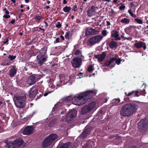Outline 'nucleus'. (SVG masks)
<instances>
[{
  "label": "nucleus",
  "mask_w": 148,
  "mask_h": 148,
  "mask_svg": "<svg viewBox=\"0 0 148 148\" xmlns=\"http://www.w3.org/2000/svg\"><path fill=\"white\" fill-rule=\"evenodd\" d=\"M97 92L96 90H89L75 96L72 99L73 103L76 105H83L85 103L88 99L92 98L93 95H95Z\"/></svg>",
  "instance_id": "1"
},
{
  "label": "nucleus",
  "mask_w": 148,
  "mask_h": 148,
  "mask_svg": "<svg viewBox=\"0 0 148 148\" xmlns=\"http://www.w3.org/2000/svg\"><path fill=\"white\" fill-rule=\"evenodd\" d=\"M138 108V105L135 103L126 104L122 108L120 114L123 116H129L135 113Z\"/></svg>",
  "instance_id": "2"
},
{
  "label": "nucleus",
  "mask_w": 148,
  "mask_h": 148,
  "mask_svg": "<svg viewBox=\"0 0 148 148\" xmlns=\"http://www.w3.org/2000/svg\"><path fill=\"white\" fill-rule=\"evenodd\" d=\"M26 95H23L20 96H15L13 99L16 106L19 108H23L25 104Z\"/></svg>",
  "instance_id": "3"
},
{
  "label": "nucleus",
  "mask_w": 148,
  "mask_h": 148,
  "mask_svg": "<svg viewBox=\"0 0 148 148\" xmlns=\"http://www.w3.org/2000/svg\"><path fill=\"white\" fill-rule=\"evenodd\" d=\"M58 137L56 134H51L45 138L42 142V147L43 148H46L52 144L54 140Z\"/></svg>",
  "instance_id": "4"
},
{
  "label": "nucleus",
  "mask_w": 148,
  "mask_h": 148,
  "mask_svg": "<svg viewBox=\"0 0 148 148\" xmlns=\"http://www.w3.org/2000/svg\"><path fill=\"white\" fill-rule=\"evenodd\" d=\"M102 39L101 35L94 36L89 39L87 43L88 45L92 46L99 43Z\"/></svg>",
  "instance_id": "5"
},
{
  "label": "nucleus",
  "mask_w": 148,
  "mask_h": 148,
  "mask_svg": "<svg viewBox=\"0 0 148 148\" xmlns=\"http://www.w3.org/2000/svg\"><path fill=\"white\" fill-rule=\"evenodd\" d=\"M37 59L39 65L41 66L47 59V57L46 54L43 52H40L37 56Z\"/></svg>",
  "instance_id": "6"
},
{
  "label": "nucleus",
  "mask_w": 148,
  "mask_h": 148,
  "mask_svg": "<svg viewBox=\"0 0 148 148\" xmlns=\"http://www.w3.org/2000/svg\"><path fill=\"white\" fill-rule=\"evenodd\" d=\"M96 106V103L95 102H91L88 105L85 106L82 108L81 110V113L82 114H85L90 112Z\"/></svg>",
  "instance_id": "7"
},
{
  "label": "nucleus",
  "mask_w": 148,
  "mask_h": 148,
  "mask_svg": "<svg viewBox=\"0 0 148 148\" xmlns=\"http://www.w3.org/2000/svg\"><path fill=\"white\" fill-rule=\"evenodd\" d=\"M71 96H68L64 98L63 100L60 101L58 103L56 104L53 108V110H55L56 108L59 110H60V106H62L63 104H65L69 102L71 100Z\"/></svg>",
  "instance_id": "8"
},
{
  "label": "nucleus",
  "mask_w": 148,
  "mask_h": 148,
  "mask_svg": "<svg viewBox=\"0 0 148 148\" xmlns=\"http://www.w3.org/2000/svg\"><path fill=\"white\" fill-rule=\"evenodd\" d=\"M77 112L75 110H71L68 112L66 117V121L67 123L72 121L77 115Z\"/></svg>",
  "instance_id": "9"
},
{
  "label": "nucleus",
  "mask_w": 148,
  "mask_h": 148,
  "mask_svg": "<svg viewBox=\"0 0 148 148\" xmlns=\"http://www.w3.org/2000/svg\"><path fill=\"white\" fill-rule=\"evenodd\" d=\"M138 127L140 130L144 131L148 130V121L146 119L141 120L138 123Z\"/></svg>",
  "instance_id": "10"
},
{
  "label": "nucleus",
  "mask_w": 148,
  "mask_h": 148,
  "mask_svg": "<svg viewBox=\"0 0 148 148\" xmlns=\"http://www.w3.org/2000/svg\"><path fill=\"white\" fill-rule=\"evenodd\" d=\"M14 146L12 148H23L25 143L21 139H18L14 140L12 143Z\"/></svg>",
  "instance_id": "11"
},
{
  "label": "nucleus",
  "mask_w": 148,
  "mask_h": 148,
  "mask_svg": "<svg viewBox=\"0 0 148 148\" xmlns=\"http://www.w3.org/2000/svg\"><path fill=\"white\" fill-rule=\"evenodd\" d=\"M82 62V60L80 58H74L72 62V65L75 68H79L81 65Z\"/></svg>",
  "instance_id": "12"
},
{
  "label": "nucleus",
  "mask_w": 148,
  "mask_h": 148,
  "mask_svg": "<svg viewBox=\"0 0 148 148\" xmlns=\"http://www.w3.org/2000/svg\"><path fill=\"white\" fill-rule=\"evenodd\" d=\"M97 9H98L97 7L94 6L90 7L87 11L88 16L91 17L95 15L96 11Z\"/></svg>",
  "instance_id": "13"
},
{
  "label": "nucleus",
  "mask_w": 148,
  "mask_h": 148,
  "mask_svg": "<svg viewBox=\"0 0 148 148\" xmlns=\"http://www.w3.org/2000/svg\"><path fill=\"white\" fill-rule=\"evenodd\" d=\"M33 130V126H28L25 129L23 133L24 135H29L32 133Z\"/></svg>",
  "instance_id": "14"
},
{
  "label": "nucleus",
  "mask_w": 148,
  "mask_h": 148,
  "mask_svg": "<svg viewBox=\"0 0 148 148\" xmlns=\"http://www.w3.org/2000/svg\"><path fill=\"white\" fill-rule=\"evenodd\" d=\"M35 77V75H32L28 77L26 79L27 83L30 85L34 84L36 82Z\"/></svg>",
  "instance_id": "15"
},
{
  "label": "nucleus",
  "mask_w": 148,
  "mask_h": 148,
  "mask_svg": "<svg viewBox=\"0 0 148 148\" xmlns=\"http://www.w3.org/2000/svg\"><path fill=\"white\" fill-rule=\"evenodd\" d=\"M134 46L137 49L143 47L144 49L145 50L146 48L145 43L141 41H139L138 42L135 43Z\"/></svg>",
  "instance_id": "16"
},
{
  "label": "nucleus",
  "mask_w": 148,
  "mask_h": 148,
  "mask_svg": "<svg viewBox=\"0 0 148 148\" xmlns=\"http://www.w3.org/2000/svg\"><path fill=\"white\" fill-rule=\"evenodd\" d=\"M84 143L85 145V147L82 148H92L94 146L95 144L94 142L91 140H89L87 142H84L82 144H83Z\"/></svg>",
  "instance_id": "17"
},
{
  "label": "nucleus",
  "mask_w": 148,
  "mask_h": 148,
  "mask_svg": "<svg viewBox=\"0 0 148 148\" xmlns=\"http://www.w3.org/2000/svg\"><path fill=\"white\" fill-rule=\"evenodd\" d=\"M115 58H112L110 60L107 61L105 64V66H107L110 68L114 67V62L116 60Z\"/></svg>",
  "instance_id": "18"
},
{
  "label": "nucleus",
  "mask_w": 148,
  "mask_h": 148,
  "mask_svg": "<svg viewBox=\"0 0 148 148\" xmlns=\"http://www.w3.org/2000/svg\"><path fill=\"white\" fill-rule=\"evenodd\" d=\"M37 90L35 88H31L28 91V95L30 98L33 97L37 93Z\"/></svg>",
  "instance_id": "19"
},
{
  "label": "nucleus",
  "mask_w": 148,
  "mask_h": 148,
  "mask_svg": "<svg viewBox=\"0 0 148 148\" xmlns=\"http://www.w3.org/2000/svg\"><path fill=\"white\" fill-rule=\"evenodd\" d=\"M106 53L105 52H102L100 55H95V57L98 59L99 62H102L105 58L106 56Z\"/></svg>",
  "instance_id": "20"
},
{
  "label": "nucleus",
  "mask_w": 148,
  "mask_h": 148,
  "mask_svg": "<svg viewBox=\"0 0 148 148\" xmlns=\"http://www.w3.org/2000/svg\"><path fill=\"white\" fill-rule=\"evenodd\" d=\"M97 32L92 28L87 29L86 31L85 36H87L90 35H93L97 33Z\"/></svg>",
  "instance_id": "21"
},
{
  "label": "nucleus",
  "mask_w": 148,
  "mask_h": 148,
  "mask_svg": "<svg viewBox=\"0 0 148 148\" xmlns=\"http://www.w3.org/2000/svg\"><path fill=\"white\" fill-rule=\"evenodd\" d=\"M111 36L112 37H115L116 38L115 40H120L121 39L119 37V32L116 30L113 31L112 32Z\"/></svg>",
  "instance_id": "22"
},
{
  "label": "nucleus",
  "mask_w": 148,
  "mask_h": 148,
  "mask_svg": "<svg viewBox=\"0 0 148 148\" xmlns=\"http://www.w3.org/2000/svg\"><path fill=\"white\" fill-rule=\"evenodd\" d=\"M90 132V130L87 128H85V130L82 132L79 136L80 137L83 138L88 134Z\"/></svg>",
  "instance_id": "23"
},
{
  "label": "nucleus",
  "mask_w": 148,
  "mask_h": 148,
  "mask_svg": "<svg viewBox=\"0 0 148 148\" xmlns=\"http://www.w3.org/2000/svg\"><path fill=\"white\" fill-rule=\"evenodd\" d=\"M109 47L111 49H114L116 47H117V43L115 41H111L109 44Z\"/></svg>",
  "instance_id": "24"
},
{
  "label": "nucleus",
  "mask_w": 148,
  "mask_h": 148,
  "mask_svg": "<svg viewBox=\"0 0 148 148\" xmlns=\"http://www.w3.org/2000/svg\"><path fill=\"white\" fill-rule=\"evenodd\" d=\"M16 70L15 68H13L12 69H11L9 71V74L10 77H12L14 76L16 73Z\"/></svg>",
  "instance_id": "25"
},
{
  "label": "nucleus",
  "mask_w": 148,
  "mask_h": 148,
  "mask_svg": "<svg viewBox=\"0 0 148 148\" xmlns=\"http://www.w3.org/2000/svg\"><path fill=\"white\" fill-rule=\"evenodd\" d=\"M138 91H133L132 92H130L127 95V96H130L131 95H133V93H135V94L134 95V97H138L139 95H138Z\"/></svg>",
  "instance_id": "26"
},
{
  "label": "nucleus",
  "mask_w": 148,
  "mask_h": 148,
  "mask_svg": "<svg viewBox=\"0 0 148 148\" xmlns=\"http://www.w3.org/2000/svg\"><path fill=\"white\" fill-rule=\"evenodd\" d=\"M62 106H60V110H59V109H57L56 108L55 109V110H52V111L53 114H55V112L53 113L54 112L56 111V112L58 113H59L60 112V113L61 114H63L64 113V112L63 110L62 111V108L61 107Z\"/></svg>",
  "instance_id": "27"
},
{
  "label": "nucleus",
  "mask_w": 148,
  "mask_h": 148,
  "mask_svg": "<svg viewBox=\"0 0 148 148\" xmlns=\"http://www.w3.org/2000/svg\"><path fill=\"white\" fill-rule=\"evenodd\" d=\"M130 21V20L126 18H124L121 20V22L123 24H128Z\"/></svg>",
  "instance_id": "28"
},
{
  "label": "nucleus",
  "mask_w": 148,
  "mask_h": 148,
  "mask_svg": "<svg viewBox=\"0 0 148 148\" xmlns=\"http://www.w3.org/2000/svg\"><path fill=\"white\" fill-rule=\"evenodd\" d=\"M65 121L63 122L60 126V129L62 130H64L66 127Z\"/></svg>",
  "instance_id": "29"
},
{
  "label": "nucleus",
  "mask_w": 148,
  "mask_h": 148,
  "mask_svg": "<svg viewBox=\"0 0 148 148\" xmlns=\"http://www.w3.org/2000/svg\"><path fill=\"white\" fill-rule=\"evenodd\" d=\"M108 34V32L106 30H103L101 31V34L102 35L101 36L102 37V39L103 37L106 36Z\"/></svg>",
  "instance_id": "30"
},
{
  "label": "nucleus",
  "mask_w": 148,
  "mask_h": 148,
  "mask_svg": "<svg viewBox=\"0 0 148 148\" xmlns=\"http://www.w3.org/2000/svg\"><path fill=\"white\" fill-rule=\"evenodd\" d=\"M81 54V51L79 50H77L75 53V55H78L79 56L81 57L82 58H84V56Z\"/></svg>",
  "instance_id": "31"
},
{
  "label": "nucleus",
  "mask_w": 148,
  "mask_h": 148,
  "mask_svg": "<svg viewBox=\"0 0 148 148\" xmlns=\"http://www.w3.org/2000/svg\"><path fill=\"white\" fill-rule=\"evenodd\" d=\"M42 18V16H36L35 17V19L37 23H39L40 22V21Z\"/></svg>",
  "instance_id": "32"
},
{
  "label": "nucleus",
  "mask_w": 148,
  "mask_h": 148,
  "mask_svg": "<svg viewBox=\"0 0 148 148\" xmlns=\"http://www.w3.org/2000/svg\"><path fill=\"white\" fill-rule=\"evenodd\" d=\"M71 10V8L70 6H66L63 8V11L65 12H69Z\"/></svg>",
  "instance_id": "33"
},
{
  "label": "nucleus",
  "mask_w": 148,
  "mask_h": 148,
  "mask_svg": "<svg viewBox=\"0 0 148 148\" xmlns=\"http://www.w3.org/2000/svg\"><path fill=\"white\" fill-rule=\"evenodd\" d=\"M120 102V99L119 98H115L112 101V103L114 105H115Z\"/></svg>",
  "instance_id": "34"
},
{
  "label": "nucleus",
  "mask_w": 148,
  "mask_h": 148,
  "mask_svg": "<svg viewBox=\"0 0 148 148\" xmlns=\"http://www.w3.org/2000/svg\"><path fill=\"white\" fill-rule=\"evenodd\" d=\"M11 63L10 61L9 60H7L5 62H3L1 64V65L3 66H5L7 65H9Z\"/></svg>",
  "instance_id": "35"
},
{
  "label": "nucleus",
  "mask_w": 148,
  "mask_h": 148,
  "mask_svg": "<svg viewBox=\"0 0 148 148\" xmlns=\"http://www.w3.org/2000/svg\"><path fill=\"white\" fill-rule=\"evenodd\" d=\"M71 143H65L60 148H68L69 147Z\"/></svg>",
  "instance_id": "36"
},
{
  "label": "nucleus",
  "mask_w": 148,
  "mask_h": 148,
  "mask_svg": "<svg viewBox=\"0 0 148 148\" xmlns=\"http://www.w3.org/2000/svg\"><path fill=\"white\" fill-rule=\"evenodd\" d=\"M134 20L138 24H142L143 23L142 20L138 18H136L134 19Z\"/></svg>",
  "instance_id": "37"
},
{
  "label": "nucleus",
  "mask_w": 148,
  "mask_h": 148,
  "mask_svg": "<svg viewBox=\"0 0 148 148\" xmlns=\"http://www.w3.org/2000/svg\"><path fill=\"white\" fill-rule=\"evenodd\" d=\"M35 75V79L36 80V82L39 80L42 77V76L41 75Z\"/></svg>",
  "instance_id": "38"
},
{
  "label": "nucleus",
  "mask_w": 148,
  "mask_h": 148,
  "mask_svg": "<svg viewBox=\"0 0 148 148\" xmlns=\"http://www.w3.org/2000/svg\"><path fill=\"white\" fill-rule=\"evenodd\" d=\"M128 12H129L130 14L131 15V16L133 18L136 17V15L134 14L131 11V9H130L128 10Z\"/></svg>",
  "instance_id": "39"
},
{
  "label": "nucleus",
  "mask_w": 148,
  "mask_h": 148,
  "mask_svg": "<svg viewBox=\"0 0 148 148\" xmlns=\"http://www.w3.org/2000/svg\"><path fill=\"white\" fill-rule=\"evenodd\" d=\"M93 66L92 65L89 66L88 68V71L90 72H91L93 70Z\"/></svg>",
  "instance_id": "40"
},
{
  "label": "nucleus",
  "mask_w": 148,
  "mask_h": 148,
  "mask_svg": "<svg viewBox=\"0 0 148 148\" xmlns=\"http://www.w3.org/2000/svg\"><path fill=\"white\" fill-rule=\"evenodd\" d=\"M114 58H116V60L114 61L118 65L120 64L121 62V60H120V59H118L116 57Z\"/></svg>",
  "instance_id": "41"
},
{
  "label": "nucleus",
  "mask_w": 148,
  "mask_h": 148,
  "mask_svg": "<svg viewBox=\"0 0 148 148\" xmlns=\"http://www.w3.org/2000/svg\"><path fill=\"white\" fill-rule=\"evenodd\" d=\"M16 58V56L12 55H9L8 57V58L10 59L11 60H14Z\"/></svg>",
  "instance_id": "42"
},
{
  "label": "nucleus",
  "mask_w": 148,
  "mask_h": 148,
  "mask_svg": "<svg viewBox=\"0 0 148 148\" xmlns=\"http://www.w3.org/2000/svg\"><path fill=\"white\" fill-rule=\"evenodd\" d=\"M125 8V6L124 5H122L121 6H120L119 8V9L120 10H124V9Z\"/></svg>",
  "instance_id": "43"
},
{
  "label": "nucleus",
  "mask_w": 148,
  "mask_h": 148,
  "mask_svg": "<svg viewBox=\"0 0 148 148\" xmlns=\"http://www.w3.org/2000/svg\"><path fill=\"white\" fill-rule=\"evenodd\" d=\"M72 9L74 12H75L77 9V5H74Z\"/></svg>",
  "instance_id": "44"
},
{
  "label": "nucleus",
  "mask_w": 148,
  "mask_h": 148,
  "mask_svg": "<svg viewBox=\"0 0 148 148\" xmlns=\"http://www.w3.org/2000/svg\"><path fill=\"white\" fill-rule=\"evenodd\" d=\"M65 38L66 39H68L69 38V34L68 32L66 33L65 35Z\"/></svg>",
  "instance_id": "45"
},
{
  "label": "nucleus",
  "mask_w": 148,
  "mask_h": 148,
  "mask_svg": "<svg viewBox=\"0 0 148 148\" xmlns=\"http://www.w3.org/2000/svg\"><path fill=\"white\" fill-rule=\"evenodd\" d=\"M61 26V25L60 24L59 22H58L57 23V24L56 25V27L58 28H60Z\"/></svg>",
  "instance_id": "46"
},
{
  "label": "nucleus",
  "mask_w": 148,
  "mask_h": 148,
  "mask_svg": "<svg viewBox=\"0 0 148 148\" xmlns=\"http://www.w3.org/2000/svg\"><path fill=\"white\" fill-rule=\"evenodd\" d=\"M3 17L6 18H8L10 17V16L8 15H4L3 16Z\"/></svg>",
  "instance_id": "47"
},
{
  "label": "nucleus",
  "mask_w": 148,
  "mask_h": 148,
  "mask_svg": "<svg viewBox=\"0 0 148 148\" xmlns=\"http://www.w3.org/2000/svg\"><path fill=\"white\" fill-rule=\"evenodd\" d=\"M53 90L52 91L49 92H46L44 94V96L45 97V96H47L49 93H50L53 92Z\"/></svg>",
  "instance_id": "48"
},
{
  "label": "nucleus",
  "mask_w": 148,
  "mask_h": 148,
  "mask_svg": "<svg viewBox=\"0 0 148 148\" xmlns=\"http://www.w3.org/2000/svg\"><path fill=\"white\" fill-rule=\"evenodd\" d=\"M131 29V28L130 27H128L125 28V32L127 31H129Z\"/></svg>",
  "instance_id": "49"
},
{
  "label": "nucleus",
  "mask_w": 148,
  "mask_h": 148,
  "mask_svg": "<svg viewBox=\"0 0 148 148\" xmlns=\"http://www.w3.org/2000/svg\"><path fill=\"white\" fill-rule=\"evenodd\" d=\"M124 34L123 33L121 35V37L122 38H125V39H128V38H127L126 37H125L124 36Z\"/></svg>",
  "instance_id": "50"
},
{
  "label": "nucleus",
  "mask_w": 148,
  "mask_h": 148,
  "mask_svg": "<svg viewBox=\"0 0 148 148\" xmlns=\"http://www.w3.org/2000/svg\"><path fill=\"white\" fill-rule=\"evenodd\" d=\"M8 41V38L6 39L5 40H4L3 41V43L4 44L7 43Z\"/></svg>",
  "instance_id": "51"
},
{
  "label": "nucleus",
  "mask_w": 148,
  "mask_h": 148,
  "mask_svg": "<svg viewBox=\"0 0 148 148\" xmlns=\"http://www.w3.org/2000/svg\"><path fill=\"white\" fill-rule=\"evenodd\" d=\"M39 30H38L39 31H40V30H42L43 32H44L45 31V30L44 29L40 27H39L38 29Z\"/></svg>",
  "instance_id": "52"
},
{
  "label": "nucleus",
  "mask_w": 148,
  "mask_h": 148,
  "mask_svg": "<svg viewBox=\"0 0 148 148\" xmlns=\"http://www.w3.org/2000/svg\"><path fill=\"white\" fill-rule=\"evenodd\" d=\"M15 22V20L14 19H12L11 22H10V23L12 24H13Z\"/></svg>",
  "instance_id": "53"
},
{
  "label": "nucleus",
  "mask_w": 148,
  "mask_h": 148,
  "mask_svg": "<svg viewBox=\"0 0 148 148\" xmlns=\"http://www.w3.org/2000/svg\"><path fill=\"white\" fill-rule=\"evenodd\" d=\"M106 24L108 26H109L110 25V22L109 21H106Z\"/></svg>",
  "instance_id": "54"
},
{
  "label": "nucleus",
  "mask_w": 148,
  "mask_h": 148,
  "mask_svg": "<svg viewBox=\"0 0 148 148\" xmlns=\"http://www.w3.org/2000/svg\"><path fill=\"white\" fill-rule=\"evenodd\" d=\"M59 40L60 39L59 38H57L56 40V43L59 42Z\"/></svg>",
  "instance_id": "55"
},
{
  "label": "nucleus",
  "mask_w": 148,
  "mask_h": 148,
  "mask_svg": "<svg viewBox=\"0 0 148 148\" xmlns=\"http://www.w3.org/2000/svg\"><path fill=\"white\" fill-rule=\"evenodd\" d=\"M67 3L66 0H63V3L64 4H66Z\"/></svg>",
  "instance_id": "56"
},
{
  "label": "nucleus",
  "mask_w": 148,
  "mask_h": 148,
  "mask_svg": "<svg viewBox=\"0 0 148 148\" xmlns=\"http://www.w3.org/2000/svg\"><path fill=\"white\" fill-rule=\"evenodd\" d=\"M5 13L6 14V15H8L9 14V12L8 11V10L5 11Z\"/></svg>",
  "instance_id": "57"
},
{
  "label": "nucleus",
  "mask_w": 148,
  "mask_h": 148,
  "mask_svg": "<svg viewBox=\"0 0 148 148\" xmlns=\"http://www.w3.org/2000/svg\"><path fill=\"white\" fill-rule=\"evenodd\" d=\"M111 12H112V14H113L114 12V10L113 9H111Z\"/></svg>",
  "instance_id": "58"
},
{
  "label": "nucleus",
  "mask_w": 148,
  "mask_h": 148,
  "mask_svg": "<svg viewBox=\"0 0 148 148\" xmlns=\"http://www.w3.org/2000/svg\"><path fill=\"white\" fill-rule=\"evenodd\" d=\"M60 38L62 39V40H64V37L62 35H61L60 36Z\"/></svg>",
  "instance_id": "59"
},
{
  "label": "nucleus",
  "mask_w": 148,
  "mask_h": 148,
  "mask_svg": "<svg viewBox=\"0 0 148 148\" xmlns=\"http://www.w3.org/2000/svg\"><path fill=\"white\" fill-rule=\"evenodd\" d=\"M55 86H54L52 84H51V88H54Z\"/></svg>",
  "instance_id": "60"
},
{
  "label": "nucleus",
  "mask_w": 148,
  "mask_h": 148,
  "mask_svg": "<svg viewBox=\"0 0 148 148\" xmlns=\"http://www.w3.org/2000/svg\"><path fill=\"white\" fill-rule=\"evenodd\" d=\"M6 147H7V148H10V147L8 144H6Z\"/></svg>",
  "instance_id": "61"
},
{
  "label": "nucleus",
  "mask_w": 148,
  "mask_h": 148,
  "mask_svg": "<svg viewBox=\"0 0 148 148\" xmlns=\"http://www.w3.org/2000/svg\"><path fill=\"white\" fill-rule=\"evenodd\" d=\"M103 1H106L108 2H110L111 1V0H103Z\"/></svg>",
  "instance_id": "62"
},
{
  "label": "nucleus",
  "mask_w": 148,
  "mask_h": 148,
  "mask_svg": "<svg viewBox=\"0 0 148 148\" xmlns=\"http://www.w3.org/2000/svg\"><path fill=\"white\" fill-rule=\"evenodd\" d=\"M118 0H113V2L114 3H116L117 1Z\"/></svg>",
  "instance_id": "63"
},
{
  "label": "nucleus",
  "mask_w": 148,
  "mask_h": 148,
  "mask_svg": "<svg viewBox=\"0 0 148 148\" xmlns=\"http://www.w3.org/2000/svg\"><path fill=\"white\" fill-rule=\"evenodd\" d=\"M11 1L13 3H15L16 2L15 0H11Z\"/></svg>",
  "instance_id": "64"
}]
</instances>
